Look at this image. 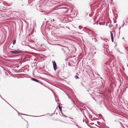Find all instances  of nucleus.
Instances as JSON below:
<instances>
[{"label":"nucleus","mask_w":128,"mask_h":128,"mask_svg":"<svg viewBox=\"0 0 128 128\" xmlns=\"http://www.w3.org/2000/svg\"><path fill=\"white\" fill-rule=\"evenodd\" d=\"M78 28L80 29H81V28H80V26H79Z\"/></svg>","instance_id":"2eb2a0df"},{"label":"nucleus","mask_w":128,"mask_h":128,"mask_svg":"<svg viewBox=\"0 0 128 128\" xmlns=\"http://www.w3.org/2000/svg\"><path fill=\"white\" fill-rule=\"evenodd\" d=\"M16 40H14L13 41V45L14 44L16 43Z\"/></svg>","instance_id":"423d86ee"},{"label":"nucleus","mask_w":128,"mask_h":128,"mask_svg":"<svg viewBox=\"0 0 128 128\" xmlns=\"http://www.w3.org/2000/svg\"><path fill=\"white\" fill-rule=\"evenodd\" d=\"M0 97L2 98L3 100H4L6 102V101L4 99L2 98V97L0 95Z\"/></svg>","instance_id":"ddd939ff"},{"label":"nucleus","mask_w":128,"mask_h":128,"mask_svg":"<svg viewBox=\"0 0 128 128\" xmlns=\"http://www.w3.org/2000/svg\"><path fill=\"white\" fill-rule=\"evenodd\" d=\"M123 24L121 26V27L122 28L124 26V24H125V22H124V21H123Z\"/></svg>","instance_id":"39448f33"},{"label":"nucleus","mask_w":128,"mask_h":128,"mask_svg":"<svg viewBox=\"0 0 128 128\" xmlns=\"http://www.w3.org/2000/svg\"><path fill=\"white\" fill-rule=\"evenodd\" d=\"M30 78L31 79V80L33 81H34L38 83H40V81L36 79L31 78Z\"/></svg>","instance_id":"20e7f679"},{"label":"nucleus","mask_w":128,"mask_h":128,"mask_svg":"<svg viewBox=\"0 0 128 128\" xmlns=\"http://www.w3.org/2000/svg\"><path fill=\"white\" fill-rule=\"evenodd\" d=\"M20 114L22 115H26V116H28V115H26V114H22V113H20Z\"/></svg>","instance_id":"4468645a"},{"label":"nucleus","mask_w":128,"mask_h":128,"mask_svg":"<svg viewBox=\"0 0 128 128\" xmlns=\"http://www.w3.org/2000/svg\"><path fill=\"white\" fill-rule=\"evenodd\" d=\"M52 62L53 64L54 69L55 71H56L57 69V65L56 64L55 62L54 61H52Z\"/></svg>","instance_id":"7ed1b4c3"},{"label":"nucleus","mask_w":128,"mask_h":128,"mask_svg":"<svg viewBox=\"0 0 128 128\" xmlns=\"http://www.w3.org/2000/svg\"><path fill=\"white\" fill-rule=\"evenodd\" d=\"M0 97L2 98L3 100H4L6 102V101L4 99L2 98V97L0 95Z\"/></svg>","instance_id":"f8f14e48"},{"label":"nucleus","mask_w":128,"mask_h":128,"mask_svg":"<svg viewBox=\"0 0 128 128\" xmlns=\"http://www.w3.org/2000/svg\"><path fill=\"white\" fill-rule=\"evenodd\" d=\"M7 102L8 104H9L10 106V104H9V103H8L7 102Z\"/></svg>","instance_id":"6ab92c4d"},{"label":"nucleus","mask_w":128,"mask_h":128,"mask_svg":"<svg viewBox=\"0 0 128 128\" xmlns=\"http://www.w3.org/2000/svg\"><path fill=\"white\" fill-rule=\"evenodd\" d=\"M7 102L8 104H9L10 106V104H9V103H8L7 102Z\"/></svg>","instance_id":"412c9836"},{"label":"nucleus","mask_w":128,"mask_h":128,"mask_svg":"<svg viewBox=\"0 0 128 128\" xmlns=\"http://www.w3.org/2000/svg\"><path fill=\"white\" fill-rule=\"evenodd\" d=\"M109 26L110 27H111V26H110V25H109Z\"/></svg>","instance_id":"b1692460"},{"label":"nucleus","mask_w":128,"mask_h":128,"mask_svg":"<svg viewBox=\"0 0 128 128\" xmlns=\"http://www.w3.org/2000/svg\"><path fill=\"white\" fill-rule=\"evenodd\" d=\"M7 102L8 104H9L10 106V104H9V103H8L7 102Z\"/></svg>","instance_id":"aec40b11"},{"label":"nucleus","mask_w":128,"mask_h":128,"mask_svg":"<svg viewBox=\"0 0 128 128\" xmlns=\"http://www.w3.org/2000/svg\"><path fill=\"white\" fill-rule=\"evenodd\" d=\"M0 97L2 98L3 100H4L6 102V101L4 99L2 98V97L0 95Z\"/></svg>","instance_id":"9b49d317"},{"label":"nucleus","mask_w":128,"mask_h":128,"mask_svg":"<svg viewBox=\"0 0 128 128\" xmlns=\"http://www.w3.org/2000/svg\"><path fill=\"white\" fill-rule=\"evenodd\" d=\"M110 36L111 38L112 41V42H114V37H115L116 34L114 31H112L110 32Z\"/></svg>","instance_id":"f257e3e1"},{"label":"nucleus","mask_w":128,"mask_h":128,"mask_svg":"<svg viewBox=\"0 0 128 128\" xmlns=\"http://www.w3.org/2000/svg\"><path fill=\"white\" fill-rule=\"evenodd\" d=\"M58 108H59V109H60V111H62V108L59 105L58 106Z\"/></svg>","instance_id":"0eeeda50"},{"label":"nucleus","mask_w":128,"mask_h":128,"mask_svg":"<svg viewBox=\"0 0 128 128\" xmlns=\"http://www.w3.org/2000/svg\"><path fill=\"white\" fill-rule=\"evenodd\" d=\"M7 102L8 104H9L10 106V104H9V103H8L7 102Z\"/></svg>","instance_id":"f3484780"},{"label":"nucleus","mask_w":128,"mask_h":128,"mask_svg":"<svg viewBox=\"0 0 128 128\" xmlns=\"http://www.w3.org/2000/svg\"><path fill=\"white\" fill-rule=\"evenodd\" d=\"M44 115H42V116H33L34 117H40V116H44Z\"/></svg>","instance_id":"9d476101"},{"label":"nucleus","mask_w":128,"mask_h":128,"mask_svg":"<svg viewBox=\"0 0 128 128\" xmlns=\"http://www.w3.org/2000/svg\"><path fill=\"white\" fill-rule=\"evenodd\" d=\"M7 102L8 104H9L10 106V104H9V103H8L7 102Z\"/></svg>","instance_id":"a211bd4d"},{"label":"nucleus","mask_w":128,"mask_h":128,"mask_svg":"<svg viewBox=\"0 0 128 128\" xmlns=\"http://www.w3.org/2000/svg\"><path fill=\"white\" fill-rule=\"evenodd\" d=\"M53 21H54V19H53Z\"/></svg>","instance_id":"a878e982"},{"label":"nucleus","mask_w":128,"mask_h":128,"mask_svg":"<svg viewBox=\"0 0 128 128\" xmlns=\"http://www.w3.org/2000/svg\"><path fill=\"white\" fill-rule=\"evenodd\" d=\"M78 128H80L79 126L78 127Z\"/></svg>","instance_id":"cd10ccee"},{"label":"nucleus","mask_w":128,"mask_h":128,"mask_svg":"<svg viewBox=\"0 0 128 128\" xmlns=\"http://www.w3.org/2000/svg\"><path fill=\"white\" fill-rule=\"evenodd\" d=\"M7 102L8 104H9L10 106V104H9V103H8L7 102Z\"/></svg>","instance_id":"4be33fe9"},{"label":"nucleus","mask_w":128,"mask_h":128,"mask_svg":"<svg viewBox=\"0 0 128 128\" xmlns=\"http://www.w3.org/2000/svg\"><path fill=\"white\" fill-rule=\"evenodd\" d=\"M10 52L12 54H17L20 52V51L18 50H14V51H10Z\"/></svg>","instance_id":"f03ea898"},{"label":"nucleus","mask_w":128,"mask_h":128,"mask_svg":"<svg viewBox=\"0 0 128 128\" xmlns=\"http://www.w3.org/2000/svg\"><path fill=\"white\" fill-rule=\"evenodd\" d=\"M62 116H64V117H67V116H65V115H64V114H62Z\"/></svg>","instance_id":"1a4fd4ad"},{"label":"nucleus","mask_w":128,"mask_h":128,"mask_svg":"<svg viewBox=\"0 0 128 128\" xmlns=\"http://www.w3.org/2000/svg\"><path fill=\"white\" fill-rule=\"evenodd\" d=\"M74 122V123L75 124H76V123H75Z\"/></svg>","instance_id":"393cba45"},{"label":"nucleus","mask_w":128,"mask_h":128,"mask_svg":"<svg viewBox=\"0 0 128 128\" xmlns=\"http://www.w3.org/2000/svg\"><path fill=\"white\" fill-rule=\"evenodd\" d=\"M76 126H77V127H78V125H77L76 124Z\"/></svg>","instance_id":"dca6fc26"},{"label":"nucleus","mask_w":128,"mask_h":128,"mask_svg":"<svg viewBox=\"0 0 128 128\" xmlns=\"http://www.w3.org/2000/svg\"><path fill=\"white\" fill-rule=\"evenodd\" d=\"M75 78L76 79H77L79 78V77H78V76H75Z\"/></svg>","instance_id":"6e6552de"},{"label":"nucleus","mask_w":128,"mask_h":128,"mask_svg":"<svg viewBox=\"0 0 128 128\" xmlns=\"http://www.w3.org/2000/svg\"><path fill=\"white\" fill-rule=\"evenodd\" d=\"M7 102L8 104H9L10 106V104H9V103H8L7 102Z\"/></svg>","instance_id":"5701e85b"},{"label":"nucleus","mask_w":128,"mask_h":128,"mask_svg":"<svg viewBox=\"0 0 128 128\" xmlns=\"http://www.w3.org/2000/svg\"><path fill=\"white\" fill-rule=\"evenodd\" d=\"M88 92H89V90H88Z\"/></svg>","instance_id":"bb28decb"},{"label":"nucleus","mask_w":128,"mask_h":128,"mask_svg":"<svg viewBox=\"0 0 128 128\" xmlns=\"http://www.w3.org/2000/svg\"><path fill=\"white\" fill-rule=\"evenodd\" d=\"M65 123H66V122H65Z\"/></svg>","instance_id":"c85d7f7f"}]
</instances>
